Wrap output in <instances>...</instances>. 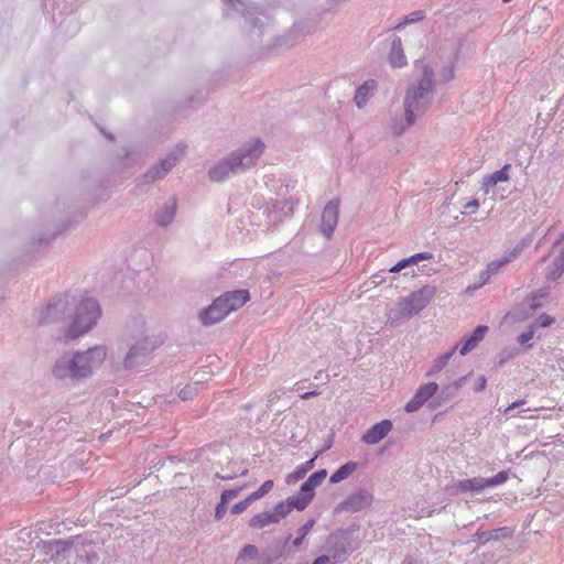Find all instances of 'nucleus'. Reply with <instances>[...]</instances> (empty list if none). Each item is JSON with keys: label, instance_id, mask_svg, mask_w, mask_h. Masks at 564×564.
<instances>
[{"label": "nucleus", "instance_id": "nucleus-27", "mask_svg": "<svg viewBox=\"0 0 564 564\" xmlns=\"http://www.w3.org/2000/svg\"><path fill=\"white\" fill-rule=\"evenodd\" d=\"M509 479L508 471H499L491 478H486L487 487H494L505 484Z\"/></svg>", "mask_w": 564, "mask_h": 564}, {"label": "nucleus", "instance_id": "nucleus-10", "mask_svg": "<svg viewBox=\"0 0 564 564\" xmlns=\"http://www.w3.org/2000/svg\"><path fill=\"white\" fill-rule=\"evenodd\" d=\"M371 499V496L358 492L349 496L345 501H343L340 508L346 511L357 512L368 507Z\"/></svg>", "mask_w": 564, "mask_h": 564}, {"label": "nucleus", "instance_id": "nucleus-34", "mask_svg": "<svg viewBox=\"0 0 564 564\" xmlns=\"http://www.w3.org/2000/svg\"><path fill=\"white\" fill-rule=\"evenodd\" d=\"M498 183L495 181L491 174L487 175L482 180V189L485 194H488L492 187H495Z\"/></svg>", "mask_w": 564, "mask_h": 564}, {"label": "nucleus", "instance_id": "nucleus-9", "mask_svg": "<svg viewBox=\"0 0 564 564\" xmlns=\"http://www.w3.org/2000/svg\"><path fill=\"white\" fill-rule=\"evenodd\" d=\"M392 429V423L389 420H383L375 424L368 430L364 436L362 442L368 445H373L380 442Z\"/></svg>", "mask_w": 564, "mask_h": 564}, {"label": "nucleus", "instance_id": "nucleus-47", "mask_svg": "<svg viewBox=\"0 0 564 564\" xmlns=\"http://www.w3.org/2000/svg\"><path fill=\"white\" fill-rule=\"evenodd\" d=\"M224 513H225V508L223 506H218L216 508V513H215L216 518L221 519Z\"/></svg>", "mask_w": 564, "mask_h": 564}, {"label": "nucleus", "instance_id": "nucleus-33", "mask_svg": "<svg viewBox=\"0 0 564 564\" xmlns=\"http://www.w3.org/2000/svg\"><path fill=\"white\" fill-rule=\"evenodd\" d=\"M487 332H488V327L481 325V326L476 327V329L473 332L470 337L474 338L476 340V343L479 344L484 339Z\"/></svg>", "mask_w": 564, "mask_h": 564}, {"label": "nucleus", "instance_id": "nucleus-44", "mask_svg": "<svg viewBox=\"0 0 564 564\" xmlns=\"http://www.w3.org/2000/svg\"><path fill=\"white\" fill-rule=\"evenodd\" d=\"M312 564H330V558L327 555H321Z\"/></svg>", "mask_w": 564, "mask_h": 564}, {"label": "nucleus", "instance_id": "nucleus-23", "mask_svg": "<svg viewBox=\"0 0 564 564\" xmlns=\"http://www.w3.org/2000/svg\"><path fill=\"white\" fill-rule=\"evenodd\" d=\"M272 488H273V480L264 481L258 490L251 492L248 496L249 500H251V502H252V501H256V500L262 498L264 495L270 492L272 490Z\"/></svg>", "mask_w": 564, "mask_h": 564}, {"label": "nucleus", "instance_id": "nucleus-5", "mask_svg": "<svg viewBox=\"0 0 564 564\" xmlns=\"http://www.w3.org/2000/svg\"><path fill=\"white\" fill-rule=\"evenodd\" d=\"M431 73H425V79L417 89L409 90L405 97V117L408 126L414 122V109L419 99L423 98L426 93L432 88Z\"/></svg>", "mask_w": 564, "mask_h": 564}, {"label": "nucleus", "instance_id": "nucleus-38", "mask_svg": "<svg viewBox=\"0 0 564 564\" xmlns=\"http://www.w3.org/2000/svg\"><path fill=\"white\" fill-rule=\"evenodd\" d=\"M409 264L406 258L400 260L399 262H397L392 268H390V272L392 273H397V272H400L401 270H403L404 268H406Z\"/></svg>", "mask_w": 564, "mask_h": 564}, {"label": "nucleus", "instance_id": "nucleus-15", "mask_svg": "<svg viewBox=\"0 0 564 564\" xmlns=\"http://www.w3.org/2000/svg\"><path fill=\"white\" fill-rule=\"evenodd\" d=\"M278 522H279V517H273L272 513L264 511V512L254 514L251 518L249 525L254 529H261L269 524L278 523Z\"/></svg>", "mask_w": 564, "mask_h": 564}, {"label": "nucleus", "instance_id": "nucleus-40", "mask_svg": "<svg viewBox=\"0 0 564 564\" xmlns=\"http://www.w3.org/2000/svg\"><path fill=\"white\" fill-rule=\"evenodd\" d=\"M554 265H555V269L547 276L549 279H553V280L558 278L563 273V271H564L563 264H560V263L556 262V263H554Z\"/></svg>", "mask_w": 564, "mask_h": 564}, {"label": "nucleus", "instance_id": "nucleus-7", "mask_svg": "<svg viewBox=\"0 0 564 564\" xmlns=\"http://www.w3.org/2000/svg\"><path fill=\"white\" fill-rule=\"evenodd\" d=\"M438 390L436 382H429L421 386L413 398L405 404L404 410L409 413L417 411Z\"/></svg>", "mask_w": 564, "mask_h": 564}, {"label": "nucleus", "instance_id": "nucleus-35", "mask_svg": "<svg viewBox=\"0 0 564 564\" xmlns=\"http://www.w3.org/2000/svg\"><path fill=\"white\" fill-rule=\"evenodd\" d=\"M251 503V500H249V497H247L245 500L236 503L232 508H231V512L235 513V514H238V513H241L243 510L247 509V507Z\"/></svg>", "mask_w": 564, "mask_h": 564}, {"label": "nucleus", "instance_id": "nucleus-28", "mask_svg": "<svg viewBox=\"0 0 564 564\" xmlns=\"http://www.w3.org/2000/svg\"><path fill=\"white\" fill-rule=\"evenodd\" d=\"M510 164H505L499 171L491 173L497 183L509 181Z\"/></svg>", "mask_w": 564, "mask_h": 564}, {"label": "nucleus", "instance_id": "nucleus-49", "mask_svg": "<svg viewBox=\"0 0 564 564\" xmlns=\"http://www.w3.org/2000/svg\"><path fill=\"white\" fill-rule=\"evenodd\" d=\"M505 3L509 2L510 0H502Z\"/></svg>", "mask_w": 564, "mask_h": 564}, {"label": "nucleus", "instance_id": "nucleus-37", "mask_svg": "<svg viewBox=\"0 0 564 564\" xmlns=\"http://www.w3.org/2000/svg\"><path fill=\"white\" fill-rule=\"evenodd\" d=\"M173 217H174V206L171 208V210L165 213L164 216H160L158 218V223L161 225L169 224L173 219Z\"/></svg>", "mask_w": 564, "mask_h": 564}, {"label": "nucleus", "instance_id": "nucleus-26", "mask_svg": "<svg viewBox=\"0 0 564 564\" xmlns=\"http://www.w3.org/2000/svg\"><path fill=\"white\" fill-rule=\"evenodd\" d=\"M292 511V506L289 503V501H281L276 503L274 507V512L272 513L273 517H279V521L286 517Z\"/></svg>", "mask_w": 564, "mask_h": 564}, {"label": "nucleus", "instance_id": "nucleus-17", "mask_svg": "<svg viewBox=\"0 0 564 564\" xmlns=\"http://www.w3.org/2000/svg\"><path fill=\"white\" fill-rule=\"evenodd\" d=\"M358 468V464L355 462H349L340 466L332 476L330 482L337 484L346 478H348L356 469Z\"/></svg>", "mask_w": 564, "mask_h": 564}, {"label": "nucleus", "instance_id": "nucleus-30", "mask_svg": "<svg viewBox=\"0 0 564 564\" xmlns=\"http://www.w3.org/2000/svg\"><path fill=\"white\" fill-rule=\"evenodd\" d=\"M432 253L430 252H419V253H415L409 258H406L409 264H415L417 263L419 261H423V260H430L432 259Z\"/></svg>", "mask_w": 564, "mask_h": 564}, {"label": "nucleus", "instance_id": "nucleus-1", "mask_svg": "<svg viewBox=\"0 0 564 564\" xmlns=\"http://www.w3.org/2000/svg\"><path fill=\"white\" fill-rule=\"evenodd\" d=\"M106 358V350L100 347L88 349L86 352L76 354L69 359H61L56 362L53 372L56 378H82L91 373Z\"/></svg>", "mask_w": 564, "mask_h": 564}, {"label": "nucleus", "instance_id": "nucleus-46", "mask_svg": "<svg viewBox=\"0 0 564 564\" xmlns=\"http://www.w3.org/2000/svg\"><path fill=\"white\" fill-rule=\"evenodd\" d=\"M318 394L319 393L317 391H310V392H305V393L301 394V399L307 400V399H310L312 397H316Z\"/></svg>", "mask_w": 564, "mask_h": 564}, {"label": "nucleus", "instance_id": "nucleus-14", "mask_svg": "<svg viewBox=\"0 0 564 564\" xmlns=\"http://www.w3.org/2000/svg\"><path fill=\"white\" fill-rule=\"evenodd\" d=\"M389 62L393 67H402L406 64L400 39L394 40L392 43L391 52L389 54Z\"/></svg>", "mask_w": 564, "mask_h": 564}, {"label": "nucleus", "instance_id": "nucleus-8", "mask_svg": "<svg viewBox=\"0 0 564 564\" xmlns=\"http://www.w3.org/2000/svg\"><path fill=\"white\" fill-rule=\"evenodd\" d=\"M338 207H339V204L337 200H334V202H329L324 210H323V215H322V228H323V232L329 237L333 232V230L335 229L336 225H337V220H338Z\"/></svg>", "mask_w": 564, "mask_h": 564}, {"label": "nucleus", "instance_id": "nucleus-31", "mask_svg": "<svg viewBox=\"0 0 564 564\" xmlns=\"http://www.w3.org/2000/svg\"><path fill=\"white\" fill-rule=\"evenodd\" d=\"M478 345V343H476V340L474 338H471L469 336V338H467L464 344L462 345L460 349H459V354L462 356H465L466 354H468L470 350H473L476 346Z\"/></svg>", "mask_w": 564, "mask_h": 564}, {"label": "nucleus", "instance_id": "nucleus-39", "mask_svg": "<svg viewBox=\"0 0 564 564\" xmlns=\"http://www.w3.org/2000/svg\"><path fill=\"white\" fill-rule=\"evenodd\" d=\"M464 208L470 213H476L479 208V202L477 199H471L464 204Z\"/></svg>", "mask_w": 564, "mask_h": 564}, {"label": "nucleus", "instance_id": "nucleus-18", "mask_svg": "<svg viewBox=\"0 0 564 564\" xmlns=\"http://www.w3.org/2000/svg\"><path fill=\"white\" fill-rule=\"evenodd\" d=\"M458 488L462 491H479L487 488L486 478L476 477L459 481Z\"/></svg>", "mask_w": 564, "mask_h": 564}, {"label": "nucleus", "instance_id": "nucleus-41", "mask_svg": "<svg viewBox=\"0 0 564 564\" xmlns=\"http://www.w3.org/2000/svg\"><path fill=\"white\" fill-rule=\"evenodd\" d=\"M525 403V400H517L514 401L513 403H511L509 406H507L506 409H503L502 413L505 415H508L509 412L520 405H523Z\"/></svg>", "mask_w": 564, "mask_h": 564}, {"label": "nucleus", "instance_id": "nucleus-22", "mask_svg": "<svg viewBox=\"0 0 564 564\" xmlns=\"http://www.w3.org/2000/svg\"><path fill=\"white\" fill-rule=\"evenodd\" d=\"M314 494H310L303 497L292 496L288 498L289 503L292 506V509L295 508L300 511L304 510L310 501L313 499Z\"/></svg>", "mask_w": 564, "mask_h": 564}, {"label": "nucleus", "instance_id": "nucleus-45", "mask_svg": "<svg viewBox=\"0 0 564 564\" xmlns=\"http://www.w3.org/2000/svg\"><path fill=\"white\" fill-rule=\"evenodd\" d=\"M423 19V13L421 11L414 12L411 14L409 22H416Z\"/></svg>", "mask_w": 564, "mask_h": 564}, {"label": "nucleus", "instance_id": "nucleus-4", "mask_svg": "<svg viewBox=\"0 0 564 564\" xmlns=\"http://www.w3.org/2000/svg\"><path fill=\"white\" fill-rule=\"evenodd\" d=\"M436 294V288L425 285L417 291L412 292L401 302V312L406 315H413L425 308Z\"/></svg>", "mask_w": 564, "mask_h": 564}, {"label": "nucleus", "instance_id": "nucleus-36", "mask_svg": "<svg viewBox=\"0 0 564 564\" xmlns=\"http://www.w3.org/2000/svg\"><path fill=\"white\" fill-rule=\"evenodd\" d=\"M553 323V318L550 315L542 314L536 323L534 324L538 327H547Z\"/></svg>", "mask_w": 564, "mask_h": 564}, {"label": "nucleus", "instance_id": "nucleus-42", "mask_svg": "<svg viewBox=\"0 0 564 564\" xmlns=\"http://www.w3.org/2000/svg\"><path fill=\"white\" fill-rule=\"evenodd\" d=\"M137 355H138V348H137V347H133V348L129 351V354H128V356H127V358H126V365H127V366H131V365H132V359H133Z\"/></svg>", "mask_w": 564, "mask_h": 564}, {"label": "nucleus", "instance_id": "nucleus-29", "mask_svg": "<svg viewBox=\"0 0 564 564\" xmlns=\"http://www.w3.org/2000/svg\"><path fill=\"white\" fill-rule=\"evenodd\" d=\"M197 389L194 384H187L185 388H183L178 395L182 400L186 401L193 398V395L196 393Z\"/></svg>", "mask_w": 564, "mask_h": 564}, {"label": "nucleus", "instance_id": "nucleus-24", "mask_svg": "<svg viewBox=\"0 0 564 564\" xmlns=\"http://www.w3.org/2000/svg\"><path fill=\"white\" fill-rule=\"evenodd\" d=\"M314 524H315V521L313 519H311V520L306 521L300 528V530H299L300 535L293 541V544H294L295 547H299L303 543L305 536L313 529Z\"/></svg>", "mask_w": 564, "mask_h": 564}, {"label": "nucleus", "instance_id": "nucleus-6", "mask_svg": "<svg viewBox=\"0 0 564 564\" xmlns=\"http://www.w3.org/2000/svg\"><path fill=\"white\" fill-rule=\"evenodd\" d=\"M227 315H229L228 306L225 299L219 296L200 313V321L204 325H212L220 322Z\"/></svg>", "mask_w": 564, "mask_h": 564}, {"label": "nucleus", "instance_id": "nucleus-32", "mask_svg": "<svg viewBox=\"0 0 564 564\" xmlns=\"http://www.w3.org/2000/svg\"><path fill=\"white\" fill-rule=\"evenodd\" d=\"M535 330H536V326L535 325H531L530 328L527 332L522 333L519 336L518 341L520 344L528 343L529 340H531L533 338Z\"/></svg>", "mask_w": 564, "mask_h": 564}, {"label": "nucleus", "instance_id": "nucleus-43", "mask_svg": "<svg viewBox=\"0 0 564 564\" xmlns=\"http://www.w3.org/2000/svg\"><path fill=\"white\" fill-rule=\"evenodd\" d=\"M237 490H227V491H224L223 495H221V501L223 503H225L228 499H231L232 497H235L237 495Z\"/></svg>", "mask_w": 564, "mask_h": 564}, {"label": "nucleus", "instance_id": "nucleus-16", "mask_svg": "<svg viewBox=\"0 0 564 564\" xmlns=\"http://www.w3.org/2000/svg\"><path fill=\"white\" fill-rule=\"evenodd\" d=\"M377 88V83L373 79L365 82L356 91L355 101L358 107H362L369 94Z\"/></svg>", "mask_w": 564, "mask_h": 564}, {"label": "nucleus", "instance_id": "nucleus-25", "mask_svg": "<svg viewBox=\"0 0 564 564\" xmlns=\"http://www.w3.org/2000/svg\"><path fill=\"white\" fill-rule=\"evenodd\" d=\"M258 549L254 545H246L238 555V561L254 560L258 557Z\"/></svg>", "mask_w": 564, "mask_h": 564}, {"label": "nucleus", "instance_id": "nucleus-2", "mask_svg": "<svg viewBox=\"0 0 564 564\" xmlns=\"http://www.w3.org/2000/svg\"><path fill=\"white\" fill-rule=\"evenodd\" d=\"M100 316V307L93 299H86L76 307L75 317L70 323L66 336L68 338H77L87 333Z\"/></svg>", "mask_w": 564, "mask_h": 564}, {"label": "nucleus", "instance_id": "nucleus-11", "mask_svg": "<svg viewBox=\"0 0 564 564\" xmlns=\"http://www.w3.org/2000/svg\"><path fill=\"white\" fill-rule=\"evenodd\" d=\"M221 297L225 299V303L227 304L230 314L243 306L249 301L250 294L247 290H238L227 292L223 294Z\"/></svg>", "mask_w": 564, "mask_h": 564}, {"label": "nucleus", "instance_id": "nucleus-12", "mask_svg": "<svg viewBox=\"0 0 564 564\" xmlns=\"http://www.w3.org/2000/svg\"><path fill=\"white\" fill-rule=\"evenodd\" d=\"M523 249V246L520 245V246H517L516 248L512 249V251L508 254V256H505L503 258L501 259H497L492 262H490L488 265H487V269H486V272H484L482 274H486L487 275V279L491 275V274H496L498 273V271L507 263H509L510 261H512L513 259H516L522 251Z\"/></svg>", "mask_w": 564, "mask_h": 564}, {"label": "nucleus", "instance_id": "nucleus-21", "mask_svg": "<svg viewBox=\"0 0 564 564\" xmlns=\"http://www.w3.org/2000/svg\"><path fill=\"white\" fill-rule=\"evenodd\" d=\"M456 346L449 350L448 352L442 355V356H438L437 358H435L434 362H433V366L431 368V371L429 375H434V373H437L440 372L443 368L446 367V365L448 364L449 359L453 357L455 350H456Z\"/></svg>", "mask_w": 564, "mask_h": 564}, {"label": "nucleus", "instance_id": "nucleus-13", "mask_svg": "<svg viewBox=\"0 0 564 564\" xmlns=\"http://www.w3.org/2000/svg\"><path fill=\"white\" fill-rule=\"evenodd\" d=\"M327 476V471L325 469H321L314 474H312L308 479L302 484L301 490L307 495L314 494V489L318 487Z\"/></svg>", "mask_w": 564, "mask_h": 564}, {"label": "nucleus", "instance_id": "nucleus-3", "mask_svg": "<svg viewBox=\"0 0 564 564\" xmlns=\"http://www.w3.org/2000/svg\"><path fill=\"white\" fill-rule=\"evenodd\" d=\"M263 150V143L260 140H256L252 142L249 149H243L239 153L232 155L228 162L220 163L215 166L210 171V177L214 181H223L229 170H235L237 167L251 166L254 164L256 160L260 156Z\"/></svg>", "mask_w": 564, "mask_h": 564}, {"label": "nucleus", "instance_id": "nucleus-19", "mask_svg": "<svg viewBox=\"0 0 564 564\" xmlns=\"http://www.w3.org/2000/svg\"><path fill=\"white\" fill-rule=\"evenodd\" d=\"M315 458H316V456L313 457L312 459L305 462L304 464L299 466L294 471H292L288 476V481L296 482V481L301 480L302 478H304V476L307 474V471H310L314 467Z\"/></svg>", "mask_w": 564, "mask_h": 564}, {"label": "nucleus", "instance_id": "nucleus-48", "mask_svg": "<svg viewBox=\"0 0 564 564\" xmlns=\"http://www.w3.org/2000/svg\"><path fill=\"white\" fill-rule=\"evenodd\" d=\"M485 386H486V379L484 377H481L479 379V386L477 388V391H481L485 388Z\"/></svg>", "mask_w": 564, "mask_h": 564}, {"label": "nucleus", "instance_id": "nucleus-20", "mask_svg": "<svg viewBox=\"0 0 564 564\" xmlns=\"http://www.w3.org/2000/svg\"><path fill=\"white\" fill-rule=\"evenodd\" d=\"M175 164V159H166L164 161H162L160 163V165H156L154 166L151 171H150V177L152 180H156V178H161L163 177L170 170L171 167Z\"/></svg>", "mask_w": 564, "mask_h": 564}]
</instances>
